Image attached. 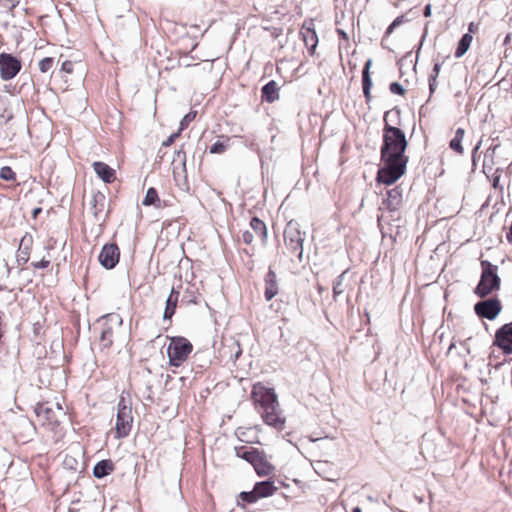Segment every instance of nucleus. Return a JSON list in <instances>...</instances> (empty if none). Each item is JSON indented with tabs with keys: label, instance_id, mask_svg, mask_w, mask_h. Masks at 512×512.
Masks as SVG:
<instances>
[{
	"label": "nucleus",
	"instance_id": "obj_47",
	"mask_svg": "<svg viewBox=\"0 0 512 512\" xmlns=\"http://www.w3.org/2000/svg\"><path fill=\"white\" fill-rule=\"evenodd\" d=\"M426 35H427V29H425V31H424V33H423V35H422V39H421L420 46H422V43H423V41H424V39H425ZM420 48H421V47H419V49H420Z\"/></svg>",
	"mask_w": 512,
	"mask_h": 512
},
{
	"label": "nucleus",
	"instance_id": "obj_35",
	"mask_svg": "<svg viewBox=\"0 0 512 512\" xmlns=\"http://www.w3.org/2000/svg\"><path fill=\"white\" fill-rule=\"evenodd\" d=\"M227 145L223 141H216L211 147H210V153L211 154H221L225 151Z\"/></svg>",
	"mask_w": 512,
	"mask_h": 512
},
{
	"label": "nucleus",
	"instance_id": "obj_22",
	"mask_svg": "<svg viewBox=\"0 0 512 512\" xmlns=\"http://www.w3.org/2000/svg\"><path fill=\"white\" fill-rule=\"evenodd\" d=\"M114 470V464L111 460H101L93 468V476L101 479L111 474Z\"/></svg>",
	"mask_w": 512,
	"mask_h": 512
},
{
	"label": "nucleus",
	"instance_id": "obj_18",
	"mask_svg": "<svg viewBox=\"0 0 512 512\" xmlns=\"http://www.w3.org/2000/svg\"><path fill=\"white\" fill-rule=\"evenodd\" d=\"M372 66V59H368L364 65L362 71V88L363 94L367 102H369L372 98L371 96V88H372V80L370 76V68Z\"/></svg>",
	"mask_w": 512,
	"mask_h": 512
},
{
	"label": "nucleus",
	"instance_id": "obj_23",
	"mask_svg": "<svg viewBox=\"0 0 512 512\" xmlns=\"http://www.w3.org/2000/svg\"><path fill=\"white\" fill-rule=\"evenodd\" d=\"M178 298L179 292L175 291L174 288H172L171 293L166 300V307L163 315L164 320H169L174 315Z\"/></svg>",
	"mask_w": 512,
	"mask_h": 512
},
{
	"label": "nucleus",
	"instance_id": "obj_30",
	"mask_svg": "<svg viewBox=\"0 0 512 512\" xmlns=\"http://www.w3.org/2000/svg\"><path fill=\"white\" fill-rule=\"evenodd\" d=\"M159 197L157 190L153 187L149 188L146 192L145 198L143 200L144 206H150L155 205L157 202H159Z\"/></svg>",
	"mask_w": 512,
	"mask_h": 512
},
{
	"label": "nucleus",
	"instance_id": "obj_15",
	"mask_svg": "<svg viewBox=\"0 0 512 512\" xmlns=\"http://www.w3.org/2000/svg\"><path fill=\"white\" fill-rule=\"evenodd\" d=\"M265 291L264 296L267 301L272 300L279 292V285L275 271L269 268L264 278Z\"/></svg>",
	"mask_w": 512,
	"mask_h": 512
},
{
	"label": "nucleus",
	"instance_id": "obj_4",
	"mask_svg": "<svg viewBox=\"0 0 512 512\" xmlns=\"http://www.w3.org/2000/svg\"><path fill=\"white\" fill-rule=\"evenodd\" d=\"M122 325V318L117 313H109L100 317L95 329L99 330V340L103 348H109L113 343L114 331Z\"/></svg>",
	"mask_w": 512,
	"mask_h": 512
},
{
	"label": "nucleus",
	"instance_id": "obj_19",
	"mask_svg": "<svg viewBox=\"0 0 512 512\" xmlns=\"http://www.w3.org/2000/svg\"><path fill=\"white\" fill-rule=\"evenodd\" d=\"M262 100L273 103L277 99H279V87L276 81L271 80L267 84H265L262 89Z\"/></svg>",
	"mask_w": 512,
	"mask_h": 512
},
{
	"label": "nucleus",
	"instance_id": "obj_36",
	"mask_svg": "<svg viewBox=\"0 0 512 512\" xmlns=\"http://www.w3.org/2000/svg\"><path fill=\"white\" fill-rule=\"evenodd\" d=\"M404 16L397 17L387 28L386 34H391L394 29L405 22Z\"/></svg>",
	"mask_w": 512,
	"mask_h": 512
},
{
	"label": "nucleus",
	"instance_id": "obj_41",
	"mask_svg": "<svg viewBox=\"0 0 512 512\" xmlns=\"http://www.w3.org/2000/svg\"><path fill=\"white\" fill-rule=\"evenodd\" d=\"M61 70L67 73H71L73 71V62L64 61L61 65Z\"/></svg>",
	"mask_w": 512,
	"mask_h": 512
},
{
	"label": "nucleus",
	"instance_id": "obj_2",
	"mask_svg": "<svg viewBox=\"0 0 512 512\" xmlns=\"http://www.w3.org/2000/svg\"><path fill=\"white\" fill-rule=\"evenodd\" d=\"M481 268L480 281L474 289V293L480 298H485L500 289L501 279L498 275V266L488 260L481 261Z\"/></svg>",
	"mask_w": 512,
	"mask_h": 512
},
{
	"label": "nucleus",
	"instance_id": "obj_13",
	"mask_svg": "<svg viewBox=\"0 0 512 512\" xmlns=\"http://www.w3.org/2000/svg\"><path fill=\"white\" fill-rule=\"evenodd\" d=\"M119 249L115 244H106L99 254V262L106 269H112L119 261Z\"/></svg>",
	"mask_w": 512,
	"mask_h": 512
},
{
	"label": "nucleus",
	"instance_id": "obj_25",
	"mask_svg": "<svg viewBox=\"0 0 512 512\" xmlns=\"http://www.w3.org/2000/svg\"><path fill=\"white\" fill-rule=\"evenodd\" d=\"M250 227L252 232L257 235L263 242L267 238V228L265 223L257 217L251 219Z\"/></svg>",
	"mask_w": 512,
	"mask_h": 512
},
{
	"label": "nucleus",
	"instance_id": "obj_7",
	"mask_svg": "<svg viewBox=\"0 0 512 512\" xmlns=\"http://www.w3.org/2000/svg\"><path fill=\"white\" fill-rule=\"evenodd\" d=\"M109 201L103 192L96 191L91 194L89 200V209L91 210L95 220L103 223L109 214Z\"/></svg>",
	"mask_w": 512,
	"mask_h": 512
},
{
	"label": "nucleus",
	"instance_id": "obj_1",
	"mask_svg": "<svg viewBox=\"0 0 512 512\" xmlns=\"http://www.w3.org/2000/svg\"><path fill=\"white\" fill-rule=\"evenodd\" d=\"M389 112L384 115L383 144L381 147L382 166L377 173L380 183L391 185L406 171L408 158L405 156L407 140L405 133L387 123Z\"/></svg>",
	"mask_w": 512,
	"mask_h": 512
},
{
	"label": "nucleus",
	"instance_id": "obj_37",
	"mask_svg": "<svg viewBox=\"0 0 512 512\" xmlns=\"http://www.w3.org/2000/svg\"><path fill=\"white\" fill-rule=\"evenodd\" d=\"M389 89L390 91L393 93V94H397V95H404L405 93V89L403 88V86L398 83V82H393L390 84L389 86Z\"/></svg>",
	"mask_w": 512,
	"mask_h": 512
},
{
	"label": "nucleus",
	"instance_id": "obj_10",
	"mask_svg": "<svg viewBox=\"0 0 512 512\" xmlns=\"http://www.w3.org/2000/svg\"><path fill=\"white\" fill-rule=\"evenodd\" d=\"M22 65L19 59L11 54H0V76L7 81L14 78L20 71Z\"/></svg>",
	"mask_w": 512,
	"mask_h": 512
},
{
	"label": "nucleus",
	"instance_id": "obj_27",
	"mask_svg": "<svg viewBox=\"0 0 512 512\" xmlns=\"http://www.w3.org/2000/svg\"><path fill=\"white\" fill-rule=\"evenodd\" d=\"M473 40L472 35L469 33H465L461 39L458 42L456 51H455V57L460 58L462 57L469 49L471 42Z\"/></svg>",
	"mask_w": 512,
	"mask_h": 512
},
{
	"label": "nucleus",
	"instance_id": "obj_8",
	"mask_svg": "<svg viewBox=\"0 0 512 512\" xmlns=\"http://www.w3.org/2000/svg\"><path fill=\"white\" fill-rule=\"evenodd\" d=\"M502 310L501 302L498 298L493 297L477 302L474 305V311L480 318L494 320Z\"/></svg>",
	"mask_w": 512,
	"mask_h": 512
},
{
	"label": "nucleus",
	"instance_id": "obj_11",
	"mask_svg": "<svg viewBox=\"0 0 512 512\" xmlns=\"http://www.w3.org/2000/svg\"><path fill=\"white\" fill-rule=\"evenodd\" d=\"M37 417L49 423L58 422V416L64 415L63 409L59 403H40L35 407Z\"/></svg>",
	"mask_w": 512,
	"mask_h": 512
},
{
	"label": "nucleus",
	"instance_id": "obj_20",
	"mask_svg": "<svg viewBox=\"0 0 512 512\" xmlns=\"http://www.w3.org/2000/svg\"><path fill=\"white\" fill-rule=\"evenodd\" d=\"M402 201V194L399 188H393L387 191V197L384 199L383 204L386 208L394 211L397 210Z\"/></svg>",
	"mask_w": 512,
	"mask_h": 512
},
{
	"label": "nucleus",
	"instance_id": "obj_51",
	"mask_svg": "<svg viewBox=\"0 0 512 512\" xmlns=\"http://www.w3.org/2000/svg\"><path fill=\"white\" fill-rule=\"evenodd\" d=\"M352 512H362L360 507L353 508Z\"/></svg>",
	"mask_w": 512,
	"mask_h": 512
},
{
	"label": "nucleus",
	"instance_id": "obj_21",
	"mask_svg": "<svg viewBox=\"0 0 512 512\" xmlns=\"http://www.w3.org/2000/svg\"><path fill=\"white\" fill-rule=\"evenodd\" d=\"M255 493L258 495V498H265L272 496L274 492L277 490V487L274 485V481L265 480L261 482H257L254 486Z\"/></svg>",
	"mask_w": 512,
	"mask_h": 512
},
{
	"label": "nucleus",
	"instance_id": "obj_14",
	"mask_svg": "<svg viewBox=\"0 0 512 512\" xmlns=\"http://www.w3.org/2000/svg\"><path fill=\"white\" fill-rule=\"evenodd\" d=\"M261 415L267 425L283 429L285 419L281 416L279 406H268L267 409L262 410Z\"/></svg>",
	"mask_w": 512,
	"mask_h": 512
},
{
	"label": "nucleus",
	"instance_id": "obj_12",
	"mask_svg": "<svg viewBox=\"0 0 512 512\" xmlns=\"http://www.w3.org/2000/svg\"><path fill=\"white\" fill-rule=\"evenodd\" d=\"M494 345L499 347L504 354H512V321L496 331Z\"/></svg>",
	"mask_w": 512,
	"mask_h": 512
},
{
	"label": "nucleus",
	"instance_id": "obj_53",
	"mask_svg": "<svg viewBox=\"0 0 512 512\" xmlns=\"http://www.w3.org/2000/svg\"><path fill=\"white\" fill-rule=\"evenodd\" d=\"M480 144H481V142H479V143L477 144V146L475 147L474 151H477V150L479 149Z\"/></svg>",
	"mask_w": 512,
	"mask_h": 512
},
{
	"label": "nucleus",
	"instance_id": "obj_31",
	"mask_svg": "<svg viewBox=\"0 0 512 512\" xmlns=\"http://www.w3.org/2000/svg\"><path fill=\"white\" fill-rule=\"evenodd\" d=\"M54 65V59L51 57H46L40 60L39 62V69L42 73H47L52 69Z\"/></svg>",
	"mask_w": 512,
	"mask_h": 512
},
{
	"label": "nucleus",
	"instance_id": "obj_33",
	"mask_svg": "<svg viewBox=\"0 0 512 512\" xmlns=\"http://www.w3.org/2000/svg\"><path fill=\"white\" fill-rule=\"evenodd\" d=\"M240 498L248 503H255L259 499L258 495L255 493L254 488L252 491L249 492H241Z\"/></svg>",
	"mask_w": 512,
	"mask_h": 512
},
{
	"label": "nucleus",
	"instance_id": "obj_9",
	"mask_svg": "<svg viewBox=\"0 0 512 512\" xmlns=\"http://www.w3.org/2000/svg\"><path fill=\"white\" fill-rule=\"evenodd\" d=\"M252 398L255 403L260 405L262 410L267 409L268 406H279L274 389L267 388L261 383H257L253 386Z\"/></svg>",
	"mask_w": 512,
	"mask_h": 512
},
{
	"label": "nucleus",
	"instance_id": "obj_38",
	"mask_svg": "<svg viewBox=\"0 0 512 512\" xmlns=\"http://www.w3.org/2000/svg\"><path fill=\"white\" fill-rule=\"evenodd\" d=\"M254 233L250 230H245L243 233H242V241L245 243V244H251L254 240Z\"/></svg>",
	"mask_w": 512,
	"mask_h": 512
},
{
	"label": "nucleus",
	"instance_id": "obj_49",
	"mask_svg": "<svg viewBox=\"0 0 512 512\" xmlns=\"http://www.w3.org/2000/svg\"><path fill=\"white\" fill-rule=\"evenodd\" d=\"M8 1L11 3V9L16 7V5L18 4V2H16L15 0H8Z\"/></svg>",
	"mask_w": 512,
	"mask_h": 512
},
{
	"label": "nucleus",
	"instance_id": "obj_52",
	"mask_svg": "<svg viewBox=\"0 0 512 512\" xmlns=\"http://www.w3.org/2000/svg\"><path fill=\"white\" fill-rule=\"evenodd\" d=\"M497 147H498L497 145H495V146H493V147H490V148L488 149V151H490V150H491V151L494 153V152H495V150L497 149Z\"/></svg>",
	"mask_w": 512,
	"mask_h": 512
},
{
	"label": "nucleus",
	"instance_id": "obj_24",
	"mask_svg": "<svg viewBox=\"0 0 512 512\" xmlns=\"http://www.w3.org/2000/svg\"><path fill=\"white\" fill-rule=\"evenodd\" d=\"M260 450L253 448V447H247V446H240L235 447V454L237 457L242 458L249 462L252 465V462L256 457H258Z\"/></svg>",
	"mask_w": 512,
	"mask_h": 512
},
{
	"label": "nucleus",
	"instance_id": "obj_46",
	"mask_svg": "<svg viewBox=\"0 0 512 512\" xmlns=\"http://www.w3.org/2000/svg\"><path fill=\"white\" fill-rule=\"evenodd\" d=\"M424 16L429 17L431 16V4H427L424 8Z\"/></svg>",
	"mask_w": 512,
	"mask_h": 512
},
{
	"label": "nucleus",
	"instance_id": "obj_39",
	"mask_svg": "<svg viewBox=\"0 0 512 512\" xmlns=\"http://www.w3.org/2000/svg\"><path fill=\"white\" fill-rule=\"evenodd\" d=\"M173 161L174 162L175 161H179L183 165H185V162H186V154H185V152L182 149H179L178 151H176L175 154H174Z\"/></svg>",
	"mask_w": 512,
	"mask_h": 512
},
{
	"label": "nucleus",
	"instance_id": "obj_26",
	"mask_svg": "<svg viewBox=\"0 0 512 512\" xmlns=\"http://www.w3.org/2000/svg\"><path fill=\"white\" fill-rule=\"evenodd\" d=\"M302 35L305 45L308 47L310 53L313 54L318 43V37L315 30L308 28L302 33Z\"/></svg>",
	"mask_w": 512,
	"mask_h": 512
},
{
	"label": "nucleus",
	"instance_id": "obj_48",
	"mask_svg": "<svg viewBox=\"0 0 512 512\" xmlns=\"http://www.w3.org/2000/svg\"><path fill=\"white\" fill-rule=\"evenodd\" d=\"M40 212H41V208H35V209L33 210V216H34V217H36V216H37V214H38V213H40Z\"/></svg>",
	"mask_w": 512,
	"mask_h": 512
},
{
	"label": "nucleus",
	"instance_id": "obj_3",
	"mask_svg": "<svg viewBox=\"0 0 512 512\" xmlns=\"http://www.w3.org/2000/svg\"><path fill=\"white\" fill-rule=\"evenodd\" d=\"M306 233L300 230V225L296 221H289L284 229V243L287 250L296 255L301 262L303 258V243Z\"/></svg>",
	"mask_w": 512,
	"mask_h": 512
},
{
	"label": "nucleus",
	"instance_id": "obj_17",
	"mask_svg": "<svg viewBox=\"0 0 512 512\" xmlns=\"http://www.w3.org/2000/svg\"><path fill=\"white\" fill-rule=\"evenodd\" d=\"M93 169L105 183H111L115 180V170L106 163L96 161L93 163Z\"/></svg>",
	"mask_w": 512,
	"mask_h": 512
},
{
	"label": "nucleus",
	"instance_id": "obj_16",
	"mask_svg": "<svg viewBox=\"0 0 512 512\" xmlns=\"http://www.w3.org/2000/svg\"><path fill=\"white\" fill-rule=\"evenodd\" d=\"M252 466L254 467L256 473L259 476H268L274 470V467L268 461V459L263 451L259 452L258 457H256L254 459V461L252 462Z\"/></svg>",
	"mask_w": 512,
	"mask_h": 512
},
{
	"label": "nucleus",
	"instance_id": "obj_42",
	"mask_svg": "<svg viewBox=\"0 0 512 512\" xmlns=\"http://www.w3.org/2000/svg\"><path fill=\"white\" fill-rule=\"evenodd\" d=\"M440 70H441V64L440 63H435L434 66H433V69H432V73L429 77H434L435 79H437L439 73H440Z\"/></svg>",
	"mask_w": 512,
	"mask_h": 512
},
{
	"label": "nucleus",
	"instance_id": "obj_40",
	"mask_svg": "<svg viewBox=\"0 0 512 512\" xmlns=\"http://www.w3.org/2000/svg\"><path fill=\"white\" fill-rule=\"evenodd\" d=\"M50 261L42 259L39 262L32 263L33 267L36 269H45L49 266Z\"/></svg>",
	"mask_w": 512,
	"mask_h": 512
},
{
	"label": "nucleus",
	"instance_id": "obj_29",
	"mask_svg": "<svg viewBox=\"0 0 512 512\" xmlns=\"http://www.w3.org/2000/svg\"><path fill=\"white\" fill-rule=\"evenodd\" d=\"M346 273H347V270L343 271L339 276H337V278L333 282L334 299H337V297L344 292L343 281H344V277H345Z\"/></svg>",
	"mask_w": 512,
	"mask_h": 512
},
{
	"label": "nucleus",
	"instance_id": "obj_6",
	"mask_svg": "<svg viewBox=\"0 0 512 512\" xmlns=\"http://www.w3.org/2000/svg\"><path fill=\"white\" fill-rule=\"evenodd\" d=\"M192 351V344L183 337L173 338L168 345L167 353L172 366L181 365Z\"/></svg>",
	"mask_w": 512,
	"mask_h": 512
},
{
	"label": "nucleus",
	"instance_id": "obj_43",
	"mask_svg": "<svg viewBox=\"0 0 512 512\" xmlns=\"http://www.w3.org/2000/svg\"><path fill=\"white\" fill-rule=\"evenodd\" d=\"M179 133H173L172 135H170L164 142H163V146H170L174 140L178 137Z\"/></svg>",
	"mask_w": 512,
	"mask_h": 512
},
{
	"label": "nucleus",
	"instance_id": "obj_32",
	"mask_svg": "<svg viewBox=\"0 0 512 512\" xmlns=\"http://www.w3.org/2000/svg\"><path fill=\"white\" fill-rule=\"evenodd\" d=\"M0 178L6 181H13L16 178L15 172L8 166H4L0 170Z\"/></svg>",
	"mask_w": 512,
	"mask_h": 512
},
{
	"label": "nucleus",
	"instance_id": "obj_44",
	"mask_svg": "<svg viewBox=\"0 0 512 512\" xmlns=\"http://www.w3.org/2000/svg\"><path fill=\"white\" fill-rule=\"evenodd\" d=\"M436 86H437V79H435L434 77H429V90H430L431 94L434 93Z\"/></svg>",
	"mask_w": 512,
	"mask_h": 512
},
{
	"label": "nucleus",
	"instance_id": "obj_5",
	"mask_svg": "<svg viewBox=\"0 0 512 512\" xmlns=\"http://www.w3.org/2000/svg\"><path fill=\"white\" fill-rule=\"evenodd\" d=\"M133 423L132 408L129 401L121 397L117 407L115 431L118 438L129 435Z\"/></svg>",
	"mask_w": 512,
	"mask_h": 512
},
{
	"label": "nucleus",
	"instance_id": "obj_45",
	"mask_svg": "<svg viewBox=\"0 0 512 512\" xmlns=\"http://www.w3.org/2000/svg\"><path fill=\"white\" fill-rule=\"evenodd\" d=\"M337 34L342 38L344 39L345 41H348L349 40V37H348V34L342 30V29H337Z\"/></svg>",
	"mask_w": 512,
	"mask_h": 512
},
{
	"label": "nucleus",
	"instance_id": "obj_34",
	"mask_svg": "<svg viewBox=\"0 0 512 512\" xmlns=\"http://www.w3.org/2000/svg\"><path fill=\"white\" fill-rule=\"evenodd\" d=\"M196 111H190L187 113L180 122V131L184 130L190 122H192L196 117Z\"/></svg>",
	"mask_w": 512,
	"mask_h": 512
},
{
	"label": "nucleus",
	"instance_id": "obj_28",
	"mask_svg": "<svg viewBox=\"0 0 512 512\" xmlns=\"http://www.w3.org/2000/svg\"><path fill=\"white\" fill-rule=\"evenodd\" d=\"M464 134L465 130L463 128H458L455 132L454 138L449 143L450 148L459 154L463 153L462 140Z\"/></svg>",
	"mask_w": 512,
	"mask_h": 512
},
{
	"label": "nucleus",
	"instance_id": "obj_50",
	"mask_svg": "<svg viewBox=\"0 0 512 512\" xmlns=\"http://www.w3.org/2000/svg\"><path fill=\"white\" fill-rule=\"evenodd\" d=\"M24 423H25V425H27L29 427H33V424L28 420H25Z\"/></svg>",
	"mask_w": 512,
	"mask_h": 512
}]
</instances>
